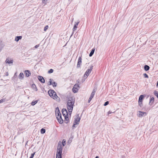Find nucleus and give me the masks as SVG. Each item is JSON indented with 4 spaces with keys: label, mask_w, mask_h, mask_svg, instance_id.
<instances>
[{
    "label": "nucleus",
    "mask_w": 158,
    "mask_h": 158,
    "mask_svg": "<svg viewBox=\"0 0 158 158\" xmlns=\"http://www.w3.org/2000/svg\"><path fill=\"white\" fill-rule=\"evenodd\" d=\"M75 102V100L73 97L70 98L68 101L67 108L68 110L73 109V105Z\"/></svg>",
    "instance_id": "nucleus-1"
},
{
    "label": "nucleus",
    "mask_w": 158,
    "mask_h": 158,
    "mask_svg": "<svg viewBox=\"0 0 158 158\" xmlns=\"http://www.w3.org/2000/svg\"><path fill=\"white\" fill-rule=\"evenodd\" d=\"M48 93L49 95L53 99L57 101L60 100V98L57 96L56 93L53 90L49 89L48 92Z\"/></svg>",
    "instance_id": "nucleus-2"
},
{
    "label": "nucleus",
    "mask_w": 158,
    "mask_h": 158,
    "mask_svg": "<svg viewBox=\"0 0 158 158\" xmlns=\"http://www.w3.org/2000/svg\"><path fill=\"white\" fill-rule=\"evenodd\" d=\"M62 112L63 115L65 119L64 122L65 123H67L69 122L68 115L67 111L66 109H63L62 110Z\"/></svg>",
    "instance_id": "nucleus-3"
},
{
    "label": "nucleus",
    "mask_w": 158,
    "mask_h": 158,
    "mask_svg": "<svg viewBox=\"0 0 158 158\" xmlns=\"http://www.w3.org/2000/svg\"><path fill=\"white\" fill-rule=\"evenodd\" d=\"M93 66L92 65L90 67L89 69H87L86 71L85 74L84 75V80H82V82H83L85 81V79L87 78L88 76L89 75V74L91 72L92 69H93Z\"/></svg>",
    "instance_id": "nucleus-4"
},
{
    "label": "nucleus",
    "mask_w": 158,
    "mask_h": 158,
    "mask_svg": "<svg viewBox=\"0 0 158 158\" xmlns=\"http://www.w3.org/2000/svg\"><path fill=\"white\" fill-rule=\"evenodd\" d=\"M62 143L59 142L57 146L56 154H62Z\"/></svg>",
    "instance_id": "nucleus-5"
},
{
    "label": "nucleus",
    "mask_w": 158,
    "mask_h": 158,
    "mask_svg": "<svg viewBox=\"0 0 158 158\" xmlns=\"http://www.w3.org/2000/svg\"><path fill=\"white\" fill-rule=\"evenodd\" d=\"M55 114L56 118H58L60 116H61V114L59 110L58 107H57L56 108L55 110Z\"/></svg>",
    "instance_id": "nucleus-6"
},
{
    "label": "nucleus",
    "mask_w": 158,
    "mask_h": 158,
    "mask_svg": "<svg viewBox=\"0 0 158 158\" xmlns=\"http://www.w3.org/2000/svg\"><path fill=\"white\" fill-rule=\"evenodd\" d=\"M75 120L74 123L77 124H79L80 120L81 119L80 117H79V114H77L75 116Z\"/></svg>",
    "instance_id": "nucleus-7"
},
{
    "label": "nucleus",
    "mask_w": 158,
    "mask_h": 158,
    "mask_svg": "<svg viewBox=\"0 0 158 158\" xmlns=\"http://www.w3.org/2000/svg\"><path fill=\"white\" fill-rule=\"evenodd\" d=\"M78 88H79V85H75L73 89V91L74 93H76L78 91Z\"/></svg>",
    "instance_id": "nucleus-8"
},
{
    "label": "nucleus",
    "mask_w": 158,
    "mask_h": 158,
    "mask_svg": "<svg viewBox=\"0 0 158 158\" xmlns=\"http://www.w3.org/2000/svg\"><path fill=\"white\" fill-rule=\"evenodd\" d=\"M81 57H79L77 62V68H79L80 67V65L81 64Z\"/></svg>",
    "instance_id": "nucleus-9"
},
{
    "label": "nucleus",
    "mask_w": 158,
    "mask_h": 158,
    "mask_svg": "<svg viewBox=\"0 0 158 158\" xmlns=\"http://www.w3.org/2000/svg\"><path fill=\"white\" fill-rule=\"evenodd\" d=\"M146 96V95L145 94L140 95L139 97L138 101H139V102H143V100L144 97Z\"/></svg>",
    "instance_id": "nucleus-10"
},
{
    "label": "nucleus",
    "mask_w": 158,
    "mask_h": 158,
    "mask_svg": "<svg viewBox=\"0 0 158 158\" xmlns=\"http://www.w3.org/2000/svg\"><path fill=\"white\" fill-rule=\"evenodd\" d=\"M96 89H94L93 90V91L92 92V93L91 94V95H90V97H89V99H92V98H93V97H94V95H95V92L96 91Z\"/></svg>",
    "instance_id": "nucleus-11"
},
{
    "label": "nucleus",
    "mask_w": 158,
    "mask_h": 158,
    "mask_svg": "<svg viewBox=\"0 0 158 158\" xmlns=\"http://www.w3.org/2000/svg\"><path fill=\"white\" fill-rule=\"evenodd\" d=\"M79 23V22H78L77 23H76V24H75L74 25L73 28V32L72 33L71 36L73 34L74 31L76 30Z\"/></svg>",
    "instance_id": "nucleus-12"
},
{
    "label": "nucleus",
    "mask_w": 158,
    "mask_h": 158,
    "mask_svg": "<svg viewBox=\"0 0 158 158\" xmlns=\"http://www.w3.org/2000/svg\"><path fill=\"white\" fill-rule=\"evenodd\" d=\"M25 76L26 77H28L31 75V72L29 70H26L24 71Z\"/></svg>",
    "instance_id": "nucleus-13"
},
{
    "label": "nucleus",
    "mask_w": 158,
    "mask_h": 158,
    "mask_svg": "<svg viewBox=\"0 0 158 158\" xmlns=\"http://www.w3.org/2000/svg\"><path fill=\"white\" fill-rule=\"evenodd\" d=\"M38 79L41 83H44L45 82V80L42 77L39 76L38 77Z\"/></svg>",
    "instance_id": "nucleus-14"
},
{
    "label": "nucleus",
    "mask_w": 158,
    "mask_h": 158,
    "mask_svg": "<svg viewBox=\"0 0 158 158\" xmlns=\"http://www.w3.org/2000/svg\"><path fill=\"white\" fill-rule=\"evenodd\" d=\"M57 119L59 123L60 124H62L63 123V120L61 116H60L58 118H57Z\"/></svg>",
    "instance_id": "nucleus-15"
},
{
    "label": "nucleus",
    "mask_w": 158,
    "mask_h": 158,
    "mask_svg": "<svg viewBox=\"0 0 158 158\" xmlns=\"http://www.w3.org/2000/svg\"><path fill=\"white\" fill-rule=\"evenodd\" d=\"M19 79L20 80H23L24 77V75L23 74V73H21L19 74Z\"/></svg>",
    "instance_id": "nucleus-16"
},
{
    "label": "nucleus",
    "mask_w": 158,
    "mask_h": 158,
    "mask_svg": "<svg viewBox=\"0 0 158 158\" xmlns=\"http://www.w3.org/2000/svg\"><path fill=\"white\" fill-rule=\"evenodd\" d=\"M139 116H142L143 115H146L147 114L146 112H142L141 111H139Z\"/></svg>",
    "instance_id": "nucleus-17"
},
{
    "label": "nucleus",
    "mask_w": 158,
    "mask_h": 158,
    "mask_svg": "<svg viewBox=\"0 0 158 158\" xmlns=\"http://www.w3.org/2000/svg\"><path fill=\"white\" fill-rule=\"evenodd\" d=\"M22 37L21 36H17L15 37V40L18 42L19 40L22 39Z\"/></svg>",
    "instance_id": "nucleus-18"
},
{
    "label": "nucleus",
    "mask_w": 158,
    "mask_h": 158,
    "mask_svg": "<svg viewBox=\"0 0 158 158\" xmlns=\"http://www.w3.org/2000/svg\"><path fill=\"white\" fill-rule=\"evenodd\" d=\"M95 50V49L94 48H93L92 49V50L89 54V56L91 57V56H92L93 55V54Z\"/></svg>",
    "instance_id": "nucleus-19"
},
{
    "label": "nucleus",
    "mask_w": 158,
    "mask_h": 158,
    "mask_svg": "<svg viewBox=\"0 0 158 158\" xmlns=\"http://www.w3.org/2000/svg\"><path fill=\"white\" fill-rule=\"evenodd\" d=\"M6 62L8 63L9 64L12 63L13 62V60H9V59H7L6 60Z\"/></svg>",
    "instance_id": "nucleus-20"
},
{
    "label": "nucleus",
    "mask_w": 158,
    "mask_h": 158,
    "mask_svg": "<svg viewBox=\"0 0 158 158\" xmlns=\"http://www.w3.org/2000/svg\"><path fill=\"white\" fill-rule=\"evenodd\" d=\"M150 67L148 65H145L144 66V69L145 71H148Z\"/></svg>",
    "instance_id": "nucleus-21"
},
{
    "label": "nucleus",
    "mask_w": 158,
    "mask_h": 158,
    "mask_svg": "<svg viewBox=\"0 0 158 158\" xmlns=\"http://www.w3.org/2000/svg\"><path fill=\"white\" fill-rule=\"evenodd\" d=\"M154 101V98L153 97H152L151 98L150 101L149 103V104H150L152 102V104L153 103Z\"/></svg>",
    "instance_id": "nucleus-22"
},
{
    "label": "nucleus",
    "mask_w": 158,
    "mask_h": 158,
    "mask_svg": "<svg viewBox=\"0 0 158 158\" xmlns=\"http://www.w3.org/2000/svg\"><path fill=\"white\" fill-rule=\"evenodd\" d=\"M154 95L158 98V92L157 91H155L154 92Z\"/></svg>",
    "instance_id": "nucleus-23"
},
{
    "label": "nucleus",
    "mask_w": 158,
    "mask_h": 158,
    "mask_svg": "<svg viewBox=\"0 0 158 158\" xmlns=\"http://www.w3.org/2000/svg\"><path fill=\"white\" fill-rule=\"evenodd\" d=\"M38 102V101L36 100L34 101H33L31 103V105L32 106L34 105L35 104H36Z\"/></svg>",
    "instance_id": "nucleus-24"
},
{
    "label": "nucleus",
    "mask_w": 158,
    "mask_h": 158,
    "mask_svg": "<svg viewBox=\"0 0 158 158\" xmlns=\"http://www.w3.org/2000/svg\"><path fill=\"white\" fill-rule=\"evenodd\" d=\"M40 131L42 134H44L45 132V130L44 128H42L41 129Z\"/></svg>",
    "instance_id": "nucleus-25"
},
{
    "label": "nucleus",
    "mask_w": 158,
    "mask_h": 158,
    "mask_svg": "<svg viewBox=\"0 0 158 158\" xmlns=\"http://www.w3.org/2000/svg\"><path fill=\"white\" fill-rule=\"evenodd\" d=\"M138 103L140 107H142L143 106V102H139V101H138Z\"/></svg>",
    "instance_id": "nucleus-26"
},
{
    "label": "nucleus",
    "mask_w": 158,
    "mask_h": 158,
    "mask_svg": "<svg viewBox=\"0 0 158 158\" xmlns=\"http://www.w3.org/2000/svg\"><path fill=\"white\" fill-rule=\"evenodd\" d=\"M56 158H62L61 154H56Z\"/></svg>",
    "instance_id": "nucleus-27"
},
{
    "label": "nucleus",
    "mask_w": 158,
    "mask_h": 158,
    "mask_svg": "<svg viewBox=\"0 0 158 158\" xmlns=\"http://www.w3.org/2000/svg\"><path fill=\"white\" fill-rule=\"evenodd\" d=\"M66 144V141L64 139H63L62 141V145L63 146H64V145Z\"/></svg>",
    "instance_id": "nucleus-28"
},
{
    "label": "nucleus",
    "mask_w": 158,
    "mask_h": 158,
    "mask_svg": "<svg viewBox=\"0 0 158 158\" xmlns=\"http://www.w3.org/2000/svg\"><path fill=\"white\" fill-rule=\"evenodd\" d=\"M53 72V70L52 69H50L48 72L49 73H52Z\"/></svg>",
    "instance_id": "nucleus-29"
},
{
    "label": "nucleus",
    "mask_w": 158,
    "mask_h": 158,
    "mask_svg": "<svg viewBox=\"0 0 158 158\" xmlns=\"http://www.w3.org/2000/svg\"><path fill=\"white\" fill-rule=\"evenodd\" d=\"M57 84L55 82H54L52 84V85L53 87H56L57 86Z\"/></svg>",
    "instance_id": "nucleus-30"
},
{
    "label": "nucleus",
    "mask_w": 158,
    "mask_h": 158,
    "mask_svg": "<svg viewBox=\"0 0 158 158\" xmlns=\"http://www.w3.org/2000/svg\"><path fill=\"white\" fill-rule=\"evenodd\" d=\"M73 109H71L70 110H68L69 111V114L71 115L72 113V111Z\"/></svg>",
    "instance_id": "nucleus-31"
},
{
    "label": "nucleus",
    "mask_w": 158,
    "mask_h": 158,
    "mask_svg": "<svg viewBox=\"0 0 158 158\" xmlns=\"http://www.w3.org/2000/svg\"><path fill=\"white\" fill-rule=\"evenodd\" d=\"M143 75L144 76V77H145V78H148V75L146 74V73H144L143 74Z\"/></svg>",
    "instance_id": "nucleus-32"
},
{
    "label": "nucleus",
    "mask_w": 158,
    "mask_h": 158,
    "mask_svg": "<svg viewBox=\"0 0 158 158\" xmlns=\"http://www.w3.org/2000/svg\"><path fill=\"white\" fill-rule=\"evenodd\" d=\"M109 102L108 101H106V102H105L104 104V106H107V105H108L109 104Z\"/></svg>",
    "instance_id": "nucleus-33"
},
{
    "label": "nucleus",
    "mask_w": 158,
    "mask_h": 158,
    "mask_svg": "<svg viewBox=\"0 0 158 158\" xmlns=\"http://www.w3.org/2000/svg\"><path fill=\"white\" fill-rule=\"evenodd\" d=\"M73 139V138H70L68 141V143H70L72 142V140Z\"/></svg>",
    "instance_id": "nucleus-34"
},
{
    "label": "nucleus",
    "mask_w": 158,
    "mask_h": 158,
    "mask_svg": "<svg viewBox=\"0 0 158 158\" xmlns=\"http://www.w3.org/2000/svg\"><path fill=\"white\" fill-rule=\"evenodd\" d=\"M49 84H48V85H51L52 84V79H49Z\"/></svg>",
    "instance_id": "nucleus-35"
},
{
    "label": "nucleus",
    "mask_w": 158,
    "mask_h": 158,
    "mask_svg": "<svg viewBox=\"0 0 158 158\" xmlns=\"http://www.w3.org/2000/svg\"><path fill=\"white\" fill-rule=\"evenodd\" d=\"M48 0H42V2L46 4L47 3V1Z\"/></svg>",
    "instance_id": "nucleus-36"
},
{
    "label": "nucleus",
    "mask_w": 158,
    "mask_h": 158,
    "mask_svg": "<svg viewBox=\"0 0 158 158\" xmlns=\"http://www.w3.org/2000/svg\"><path fill=\"white\" fill-rule=\"evenodd\" d=\"M48 26H46L44 28V30L46 31L48 29Z\"/></svg>",
    "instance_id": "nucleus-37"
},
{
    "label": "nucleus",
    "mask_w": 158,
    "mask_h": 158,
    "mask_svg": "<svg viewBox=\"0 0 158 158\" xmlns=\"http://www.w3.org/2000/svg\"><path fill=\"white\" fill-rule=\"evenodd\" d=\"M5 101L4 99H1L0 100V103L4 102Z\"/></svg>",
    "instance_id": "nucleus-38"
},
{
    "label": "nucleus",
    "mask_w": 158,
    "mask_h": 158,
    "mask_svg": "<svg viewBox=\"0 0 158 158\" xmlns=\"http://www.w3.org/2000/svg\"><path fill=\"white\" fill-rule=\"evenodd\" d=\"M32 87L33 89L35 88L36 87V86L35 84H33L32 85Z\"/></svg>",
    "instance_id": "nucleus-39"
},
{
    "label": "nucleus",
    "mask_w": 158,
    "mask_h": 158,
    "mask_svg": "<svg viewBox=\"0 0 158 158\" xmlns=\"http://www.w3.org/2000/svg\"><path fill=\"white\" fill-rule=\"evenodd\" d=\"M77 124L76 123H74V124H73V126H72V128H73V127H75V125H77Z\"/></svg>",
    "instance_id": "nucleus-40"
},
{
    "label": "nucleus",
    "mask_w": 158,
    "mask_h": 158,
    "mask_svg": "<svg viewBox=\"0 0 158 158\" xmlns=\"http://www.w3.org/2000/svg\"><path fill=\"white\" fill-rule=\"evenodd\" d=\"M39 44L36 45V46H35L34 47V48H36L39 47Z\"/></svg>",
    "instance_id": "nucleus-41"
},
{
    "label": "nucleus",
    "mask_w": 158,
    "mask_h": 158,
    "mask_svg": "<svg viewBox=\"0 0 158 158\" xmlns=\"http://www.w3.org/2000/svg\"><path fill=\"white\" fill-rule=\"evenodd\" d=\"M35 152H34L33 153H32L31 154V157H33L35 154Z\"/></svg>",
    "instance_id": "nucleus-42"
},
{
    "label": "nucleus",
    "mask_w": 158,
    "mask_h": 158,
    "mask_svg": "<svg viewBox=\"0 0 158 158\" xmlns=\"http://www.w3.org/2000/svg\"><path fill=\"white\" fill-rule=\"evenodd\" d=\"M113 112H111L110 111H109L108 112V114H109L112 113H113Z\"/></svg>",
    "instance_id": "nucleus-43"
},
{
    "label": "nucleus",
    "mask_w": 158,
    "mask_h": 158,
    "mask_svg": "<svg viewBox=\"0 0 158 158\" xmlns=\"http://www.w3.org/2000/svg\"><path fill=\"white\" fill-rule=\"evenodd\" d=\"M8 75L9 74H8V72H6V74H5V75L6 76H8Z\"/></svg>",
    "instance_id": "nucleus-44"
},
{
    "label": "nucleus",
    "mask_w": 158,
    "mask_h": 158,
    "mask_svg": "<svg viewBox=\"0 0 158 158\" xmlns=\"http://www.w3.org/2000/svg\"><path fill=\"white\" fill-rule=\"evenodd\" d=\"M92 99H89V100H88V102L89 103L90 102V101Z\"/></svg>",
    "instance_id": "nucleus-45"
},
{
    "label": "nucleus",
    "mask_w": 158,
    "mask_h": 158,
    "mask_svg": "<svg viewBox=\"0 0 158 158\" xmlns=\"http://www.w3.org/2000/svg\"><path fill=\"white\" fill-rule=\"evenodd\" d=\"M156 86L158 87V81L157 82Z\"/></svg>",
    "instance_id": "nucleus-46"
},
{
    "label": "nucleus",
    "mask_w": 158,
    "mask_h": 158,
    "mask_svg": "<svg viewBox=\"0 0 158 158\" xmlns=\"http://www.w3.org/2000/svg\"><path fill=\"white\" fill-rule=\"evenodd\" d=\"M95 158H99V157L98 156H96Z\"/></svg>",
    "instance_id": "nucleus-47"
},
{
    "label": "nucleus",
    "mask_w": 158,
    "mask_h": 158,
    "mask_svg": "<svg viewBox=\"0 0 158 158\" xmlns=\"http://www.w3.org/2000/svg\"><path fill=\"white\" fill-rule=\"evenodd\" d=\"M16 73H15L14 75V77L15 76H16Z\"/></svg>",
    "instance_id": "nucleus-48"
},
{
    "label": "nucleus",
    "mask_w": 158,
    "mask_h": 158,
    "mask_svg": "<svg viewBox=\"0 0 158 158\" xmlns=\"http://www.w3.org/2000/svg\"><path fill=\"white\" fill-rule=\"evenodd\" d=\"M30 158H33V157H31V156L30 157Z\"/></svg>",
    "instance_id": "nucleus-49"
},
{
    "label": "nucleus",
    "mask_w": 158,
    "mask_h": 158,
    "mask_svg": "<svg viewBox=\"0 0 158 158\" xmlns=\"http://www.w3.org/2000/svg\"><path fill=\"white\" fill-rule=\"evenodd\" d=\"M37 88H36V91H37Z\"/></svg>",
    "instance_id": "nucleus-50"
}]
</instances>
